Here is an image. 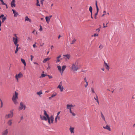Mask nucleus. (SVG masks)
I'll return each instance as SVG.
<instances>
[{"label": "nucleus", "instance_id": "1", "mask_svg": "<svg viewBox=\"0 0 135 135\" xmlns=\"http://www.w3.org/2000/svg\"><path fill=\"white\" fill-rule=\"evenodd\" d=\"M79 61L77 60L72 64L70 67V69L73 73H75L79 69Z\"/></svg>", "mask_w": 135, "mask_h": 135}, {"label": "nucleus", "instance_id": "2", "mask_svg": "<svg viewBox=\"0 0 135 135\" xmlns=\"http://www.w3.org/2000/svg\"><path fill=\"white\" fill-rule=\"evenodd\" d=\"M17 34L15 33L13 35V37H12V41L15 45L16 46V49L15 51V53L17 54L18 50L20 49L18 48L19 44H18L19 38L18 37Z\"/></svg>", "mask_w": 135, "mask_h": 135}, {"label": "nucleus", "instance_id": "3", "mask_svg": "<svg viewBox=\"0 0 135 135\" xmlns=\"http://www.w3.org/2000/svg\"><path fill=\"white\" fill-rule=\"evenodd\" d=\"M44 115L47 118V120H48L49 123V124H52L53 123L54 119L53 116L51 115L50 117L45 110H44Z\"/></svg>", "mask_w": 135, "mask_h": 135}, {"label": "nucleus", "instance_id": "4", "mask_svg": "<svg viewBox=\"0 0 135 135\" xmlns=\"http://www.w3.org/2000/svg\"><path fill=\"white\" fill-rule=\"evenodd\" d=\"M18 95V93L15 91L12 97V100L15 104H17L18 103L17 101Z\"/></svg>", "mask_w": 135, "mask_h": 135}, {"label": "nucleus", "instance_id": "5", "mask_svg": "<svg viewBox=\"0 0 135 135\" xmlns=\"http://www.w3.org/2000/svg\"><path fill=\"white\" fill-rule=\"evenodd\" d=\"M66 65H63L62 66L61 69V66L60 65L57 66V68L58 69L59 71L60 72L61 75H62L66 68Z\"/></svg>", "mask_w": 135, "mask_h": 135}, {"label": "nucleus", "instance_id": "6", "mask_svg": "<svg viewBox=\"0 0 135 135\" xmlns=\"http://www.w3.org/2000/svg\"><path fill=\"white\" fill-rule=\"evenodd\" d=\"M13 110L12 109L9 111L10 113L6 114L5 116V117L6 119H8L10 118H12L13 116Z\"/></svg>", "mask_w": 135, "mask_h": 135}, {"label": "nucleus", "instance_id": "7", "mask_svg": "<svg viewBox=\"0 0 135 135\" xmlns=\"http://www.w3.org/2000/svg\"><path fill=\"white\" fill-rule=\"evenodd\" d=\"M23 76V75L22 73L20 72L18 74H17L15 75V78L17 82L19 81V79Z\"/></svg>", "mask_w": 135, "mask_h": 135}, {"label": "nucleus", "instance_id": "8", "mask_svg": "<svg viewBox=\"0 0 135 135\" xmlns=\"http://www.w3.org/2000/svg\"><path fill=\"white\" fill-rule=\"evenodd\" d=\"M57 88L60 89L61 92H62L64 90V88L62 85V82H60L59 85L58 86Z\"/></svg>", "mask_w": 135, "mask_h": 135}, {"label": "nucleus", "instance_id": "9", "mask_svg": "<svg viewBox=\"0 0 135 135\" xmlns=\"http://www.w3.org/2000/svg\"><path fill=\"white\" fill-rule=\"evenodd\" d=\"M26 105L24 104L23 103L21 102L20 103V106L19 108V110H21L22 109L25 110L26 108Z\"/></svg>", "mask_w": 135, "mask_h": 135}, {"label": "nucleus", "instance_id": "10", "mask_svg": "<svg viewBox=\"0 0 135 135\" xmlns=\"http://www.w3.org/2000/svg\"><path fill=\"white\" fill-rule=\"evenodd\" d=\"M74 106L71 104H67L66 105V108L69 109V112L71 111V109Z\"/></svg>", "mask_w": 135, "mask_h": 135}, {"label": "nucleus", "instance_id": "11", "mask_svg": "<svg viewBox=\"0 0 135 135\" xmlns=\"http://www.w3.org/2000/svg\"><path fill=\"white\" fill-rule=\"evenodd\" d=\"M8 133V130L7 129H6L3 130L1 132L2 135H7Z\"/></svg>", "mask_w": 135, "mask_h": 135}, {"label": "nucleus", "instance_id": "12", "mask_svg": "<svg viewBox=\"0 0 135 135\" xmlns=\"http://www.w3.org/2000/svg\"><path fill=\"white\" fill-rule=\"evenodd\" d=\"M103 128L104 129H107L109 131H111L110 126L108 125H107L105 126H103Z\"/></svg>", "mask_w": 135, "mask_h": 135}, {"label": "nucleus", "instance_id": "13", "mask_svg": "<svg viewBox=\"0 0 135 135\" xmlns=\"http://www.w3.org/2000/svg\"><path fill=\"white\" fill-rule=\"evenodd\" d=\"M63 56L64 57V59L67 60H69L70 58V55L69 54H67L65 55H63Z\"/></svg>", "mask_w": 135, "mask_h": 135}, {"label": "nucleus", "instance_id": "14", "mask_svg": "<svg viewBox=\"0 0 135 135\" xmlns=\"http://www.w3.org/2000/svg\"><path fill=\"white\" fill-rule=\"evenodd\" d=\"M15 0H12L11 2V7L12 8L15 7H16V4H15Z\"/></svg>", "mask_w": 135, "mask_h": 135}, {"label": "nucleus", "instance_id": "15", "mask_svg": "<svg viewBox=\"0 0 135 135\" xmlns=\"http://www.w3.org/2000/svg\"><path fill=\"white\" fill-rule=\"evenodd\" d=\"M40 118L42 120L47 121V118L44 116L42 115H40Z\"/></svg>", "mask_w": 135, "mask_h": 135}, {"label": "nucleus", "instance_id": "16", "mask_svg": "<svg viewBox=\"0 0 135 135\" xmlns=\"http://www.w3.org/2000/svg\"><path fill=\"white\" fill-rule=\"evenodd\" d=\"M13 13L14 14V16L15 17H16L18 15V13L15 10L13 9H12Z\"/></svg>", "mask_w": 135, "mask_h": 135}, {"label": "nucleus", "instance_id": "17", "mask_svg": "<svg viewBox=\"0 0 135 135\" xmlns=\"http://www.w3.org/2000/svg\"><path fill=\"white\" fill-rule=\"evenodd\" d=\"M12 120L11 119L8 120L7 122V125L9 126H11L12 124Z\"/></svg>", "mask_w": 135, "mask_h": 135}, {"label": "nucleus", "instance_id": "18", "mask_svg": "<svg viewBox=\"0 0 135 135\" xmlns=\"http://www.w3.org/2000/svg\"><path fill=\"white\" fill-rule=\"evenodd\" d=\"M104 65L106 69L108 70H109V65H108V64L106 63L105 62H104Z\"/></svg>", "mask_w": 135, "mask_h": 135}, {"label": "nucleus", "instance_id": "19", "mask_svg": "<svg viewBox=\"0 0 135 135\" xmlns=\"http://www.w3.org/2000/svg\"><path fill=\"white\" fill-rule=\"evenodd\" d=\"M74 128L70 127L69 130L71 133H74Z\"/></svg>", "mask_w": 135, "mask_h": 135}, {"label": "nucleus", "instance_id": "20", "mask_svg": "<svg viewBox=\"0 0 135 135\" xmlns=\"http://www.w3.org/2000/svg\"><path fill=\"white\" fill-rule=\"evenodd\" d=\"M25 21H28L29 22H31V20L27 16H26L25 17Z\"/></svg>", "mask_w": 135, "mask_h": 135}, {"label": "nucleus", "instance_id": "21", "mask_svg": "<svg viewBox=\"0 0 135 135\" xmlns=\"http://www.w3.org/2000/svg\"><path fill=\"white\" fill-rule=\"evenodd\" d=\"M36 94L37 95H38L40 97H41V95L42 94V91L41 90L37 92Z\"/></svg>", "mask_w": 135, "mask_h": 135}, {"label": "nucleus", "instance_id": "22", "mask_svg": "<svg viewBox=\"0 0 135 135\" xmlns=\"http://www.w3.org/2000/svg\"><path fill=\"white\" fill-rule=\"evenodd\" d=\"M51 59V57H47V58L45 59L43 61V62L44 63H45L47 61H49Z\"/></svg>", "mask_w": 135, "mask_h": 135}, {"label": "nucleus", "instance_id": "23", "mask_svg": "<svg viewBox=\"0 0 135 135\" xmlns=\"http://www.w3.org/2000/svg\"><path fill=\"white\" fill-rule=\"evenodd\" d=\"M21 61L22 62V63H23L24 65L25 66H26V62H25V60L21 58Z\"/></svg>", "mask_w": 135, "mask_h": 135}, {"label": "nucleus", "instance_id": "24", "mask_svg": "<svg viewBox=\"0 0 135 135\" xmlns=\"http://www.w3.org/2000/svg\"><path fill=\"white\" fill-rule=\"evenodd\" d=\"M45 19L47 23H49L50 21V18H49L48 17L46 16L45 17Z\"/></svg>", "mask_w": 135, "mask_h": 135}, {"label": "nucleus", "instance_id": "25", "mask_svg": "<svg viewBox=\"0 0 135 135\" xmlns=\"http://www.w3.org/2000/svg\"><path fill=\"white\" fill-rule=\"evenodd\" d=\"M94 99L96 100L98 104H99V103L98 101V97L97 95H96V97L94 98Z\"/></svg>", "mask_w": 135, "mask_h": 135}, {"label": "nucleus", "instance_id": "26", "mask_svg": "<svg viewBox=\"0 0 135 135\" xmlns=\"http://www.w3.org/2000/svg\"><path fill=\"white\" fill-rule=\"evenodd\" d=\"M42 73H43L42 74H41V76L40 77V78H43L45 77L46 76H47V75H45L44 74V71H43Z\"/></svg>", "mask_w": 135, "mask_h": 135}, {"label": "nucleus", "instance_id": "27", "mask_svg": "<svg viewBox=\"0 0 135 135\" xmlns=\"http://www.w3.org/2000/svg\"><path fill=\"white\" fill-rule=\"evenodd\" d=\"M101 117L102 119H103L105 121V117L102 112H101Z\"/></svg>", "mask_w": 135, "mask_h": 135}, {"label": "nucleus", "instance_id": "28", "mask_svg": "<svg viewBox=\"0 0 135 135\" xmlns=\"http://www.w3.org/2000/svg\"><path fill=\"white\" fill-rule=\"evenodd\" d=\"M2 18H3L2 19V21H1V22L2 23L4 21H5V20L6 19V18L5 16H4V17Z\"/></svg>", "mask_w": 135, "mask_h": 135}, {"label": "nucleus", "instance_id": "29", "mask_svg": "<svg viewBox=\"0 0 135 135\" xmlns=\"http://www.w3.org/2000/svg\"><path fill=\"white\" fill-rule=\"evenodd\" d=\"M3 107V103L2 100L0 98V107L2 108Z\"/></svg>", "mask_w": 135, "mask_h": 135}, {"label": "nucleus", "instance_id": "30", "mask_svg": "<svg viewBox=\"0 0 135 135\" xmlns=\"http://www.w3.org/2000/svg\"><path fill=\"white\" fill-rule=\"evenodd\" d=\"M92 8L91 6H90L89 8V11L91 13H92Z\"/></svg>", "mask_w": 135, "mask_h": 135}, {"label": "nucleus", "instance_id": "31", "mask_svg": "<svg viewBox=\"0 0 135 135\" xmlns=\"http://www.w3.org/2000/svg\"><path fill=\"white\" fill-rule=\"evenodd\" d=\"M69 113L71 114L73 116H75L76 115L75 113L74 112H72V111L71 112H69Z\"/></svg>", "mask_w": 135, "mask_h": 135}, {"label": "nucleus", "instance_id": "32", "mask_svg": "<svg viewBox=\"0 0 135 135\" xmlns=\"http://www.w3.org/2000/svg\"><path fill=\"white\" fill-rule=\"evenodd\" d=\"M57 95V94L56 93H55L52 94V95H51V97L52 98V97H54L56 96Z\"/></svg>", "mask_w": 135, "mask_h": 135}, {"label": "nucleus", "instance_id": "33", "mask_svg": "<svg viewBox=\"0 0 135 135\" xmlns=\"http://www.w3.org/2000/svg\"><path fill=\"white\" fill-rule=\"evenodd\" d=\"M95 5H96V7L97 9H99L98 7V5H97V1H95Z\"/></svg>", "mask_w": 135, "mask_h": 135}, {"label": "nucleus", "instance_id": "34", "mask_svg": "<svg viewBox=\"0 0 135 135\" xmlns=\"http://www.w3.org/2000/svg\"><path fill=\"white\" fill-rule=\"evenodd\" d=\"M40 29H39V30L40 31H42V26L41 25H40Z\"/></svg>", "mask_w": 135, "mask_h": 135}, {"label": "nucleus", "instance_id": "35", "mask_svg": "<svg viewBox=\"0 0 135 135\" xmlns=\"http://www.w3.org/2000/svg\"><path fill=\"white\" fill-rule=\"evenodd\" d=\"M36 6H40V4L38 1H37V3H36Z\"/></svg>", "mask_w": 135, "mask_h": 135}, {"label": "nucleus", "instance_id": "36", "mask_svg": "<svg viewBox=\"0 0 135 135\" xmlns=\"http://www.w3.org/2000/svg\"><path fill=\"white\" fill-rule=\"evenodd\" d=\"M76 41V40L74 39L72 41V42L71 43V44H74V43H75V42Z\"/></svg>", "mask_w": 135, "mask_h": 135}, {"label": "nucleus", "instance_id": "37", "mask_svg": "<svg viewBox=\"0 0 135 135\" xmlns=\"http://www.w3.org/2000/svg\"><path fill=\"white\" fill-rule=\"evenodd\" d=\"M98 12L99 9H97V12L95 14V16H97V15L98 13Z\"/></svg>", "mask_w": 135, "mask_h": 135}, {"label": "nucleus", "instance_id": "38", "mask_svg": "<svg viewBox=\"0 0 135 135\" xmlns=\"http://www.w3.org/2000/svg\"><path fill=\"white\" fill-rule=\"evenodd\" d=\"M84 80L85 83L87 82L88 81H87V78L86 77H85L84 78Z\"/></svg>", "mask_w": 135, "mask_h": 135}, {"label": "nucleus", "instance_id": "39", "mask_svg": "<svg viewBox=\"0 0 135 135\" xmlns=\"http://www.w3.org/2000/svg\"><path fill=\"white\" fill-rule=\"evenodd\" d=\"M0 1L2 3L3 5H4L6 4V3H4L3 0H0Z\"/></svg>", "mask_w": 135, "mask_h": 135}, {"label": "nucleus", "instance_id": "40", "mask_svg": "<svg viewBox=\"0 0 135 135\" xmlns=\"http://www.w3.org/2000/svg\"><path fill=\"white\" fill-rule=\"evenodd\" d=\"M91 91L92 92V93H95V92L94 90V89L93 88H91Z\"/></svg>", "mask_w": 135, "mask_h": 135}, {"label": "nucleus", "instance_id": "41", "mask_svg": "<svg viewBox=\"0 0 135 135\" xmlns=\"http://www.w3.org/2000/svg\"><path fill=\"white\" fill-rule=\"evenodd\" d=\"M103 13H104L102 15V17L104 16L105 15V13H106V11H104L103 12Z\"/></svg>", "mask_w": 135, "mask_h": 135}, {"label": "nucleus", "instance_id": "42", "mask_svg": "<svg viewBox=\"0 0 135 135\" xmlns=\"http://www.w3.org/2000/svg\"><path fill=\"white\" fill-rule=\"evenodd\" d=\"M86 84L85 85V88H86L88 86V82L85 83Z\"/></svg>", "mask_w": 135, "mask_h": 135}, {"label": "nucleus", "instance_id": "43", "mask_svg": "<svg viewBox=\"0 0 135 135\" xmlns=\"http://www.w3.org/2000/svg\"><path fill=\"white\" fill-rule=\"evenodd\" d=\"M44 1V0H41L40 1L41 4L42 5H43V2Z\"/></svg>", "mask_w": 135, "mask_h": 135}, {"label": "nucleus", "instance_id": "44", "mask_svg": "<svg viewBox=\"0 0 135 135\" xmlns=\"http://www.w3.org/2000/svg\"><path fill=\"white\" fill-rule=\"evenodd\" d=\"M51 69V66L50 65H48L47 68L48 70H50Z\"/></svg>", "mask_w": 135, "mask_h": 135}, {"label": "nucleus", "instance_id": "45", "mask_svg": "<svg viewBox=\"0 0 135 135\" xmlns=\"http://www.w3.org/2000/svg\"><path fill=\"white\" fill-rule=\"evenodd\" d=\"M47 76H48L49 79H51L52 78V76L50 75H47Z\"/></svg>", "mask_w": 135, "mask_h": 135}, {"label": "nucleus", "instance_id": "46", "mask_svg": "<svg viewBox=\"0 0 135 135\" xmlns=\"http://www.w3.org/2000/svg\"><path fill=\"white\" fill-rule=\"evenodd\" d=\"M55 118H57L58 120L60 119V117L59 116V115H57Z\"/></svg>", "mask_w": 135, "mask_h": 135}, {"label": "nucleus", "instance_id": "47", "mask_svg": "<svg viewBox=\"0 0 135 135\" xmlns=\"http://www.w3.org/2000/svg\"><path fill=\"white\" fill-rule=\"evenodd\" d=\"M98 36V34L95 33L94 35V37Z\"/></svg>", "mask_w": 135, "mask_h": 135}, {"label": "nucleus", "instance_id": "48", "mask_svg": "<svg viewBox=\"0 0 135 135\" xmlns=\"http://www.w3.org/2000/svg\"><path fill=\"white\" fill-rule=\"evenodd\" d=\"M103 47V46L102 45H100L99 46V48H100L101 49H102Z\"/></svg>", "mask_w": 135, "mask_h": 135}, {"label": "nucleus", "instance_id": "49", "mask_svg": "<svg viewBox=\"0 0 135 135\" xmlns=\"http://www.w3.org/2000/svg\"><path fill=\"white\" fill-rule=\"evenodd\" d=\"M2 23L1 22V20H0V31L1 30V26Z\"/></svg>", "mask_w": 135, "mask_h": 135}, {"label": "nucleus", "instance_id": "50", "mask_svg": "<svg viewBox=\"0 0 135 135\" xmlns=\"http://www.w3.org/2000/svg\"><path fill=\"white\" fill-rule=\"evenodd\" d=\"M60 61V60H59V59H57L56 61V63H57L59 62Z\"/></svg>", "mask_w": 135, "mask_h": 135}, {"label": "nucleus", "instance_id": "51", "mask_svg": "<svg viewBox=\"0 0 135 135\" xmlns=\"http://www.w3.org/2000/svg\"><path fill=\"white\" fill-rule=\"evenodd\" d=\"M57 119L56 118H55V123H57Z\"/></svg>", "mask_w": 135, "mask_h": 135}, {"label": "nucleus", "instance_id": "52", "mask_svg": "<svg viewBox=\"0 0 135 135\" xmlns=\"http://www.w3.org/2000/svg\"><path fill=\"white\" fill-rule=\"evenodd\" d=\"M31 59H30V60H31L32 61L33 60V56L31 55Z\"/></svg>", "mask_w": 135, "mask_h": 135}, {"label": "nucleus", "instance_id": "53", "mask_svg": "<svg viewBox=\"0 0 135 135\" xmlns=\"http://www.w3.org/2000/svg\"><path fill=\"white\" fill-rule=\"evenodd\" d=\"M36 42H35V43L34 44H33V47L34 48H35V47H36Z\"/></svg>", "mask_w": 135, "mask_h": 135}, {"label": "nucleus", "instance_id": "54", "mask_svg": "<svg viewBox=\"0 0 135 135\" xmlns=\"http://www.w3.org/2000/svg\"><path fill=\"white\" fill-rule=\"evenodd\" d=\"M4 16V15L3 14H2L0 16V18L1 17H3Z\"/></svg>", "mask_w": 135, "mask_h": 135}, {"label": "nucleus", "instance_id": "55", "mask_svg": "<svg viewBox=\"0 0 135 135\" xmlns=\"http://www.w3.org/2000/svg\"><path fill=\"white\" fill-rule=\"evenodd\" d=\"M61 57V55H59L58 56L56 57V59H59Z\"/></svg>", "mask_w": 135, "mask_h": 135}, {"label": "nucleus", "instance_id": "56", "mask_svg": "<svg viewBox=\"0 0 135 135\" xmlns=\"http://www.w3.org/2000/svg\"><path fill=\"white\" fill-rule=\"evenodd\" d=\"M103 28H105V27H107V26H105V25H104V23H103Z\"/></svg>", "mask_w": 135, "mask_h": 135}, {"label": "nucleus", "instance_id": "57", "mask_svg": "<svg viewBox=\"0 0 135 135\" xmlns=\"http://www.w3.org/2000/svg\"><path fill=\"white\" fill-rule=\"evenodd\" d=\"M60 111H59V112H58L57 113V115H59V114H60Z\"/></svg>", "mask_w": 135, "mask_h": 135}, {"label": "nucleus", "instance_id": "58", "mask_svg": "<svg viewBox=\"0 0 135 135\" xmlns=\"http://www.w3.org/2000/svg\"><path fill=\"white\" fill-rule=\"evenodd\" d=\"M33 63L34 64H36V65H38V64L37 63V62H33Z\"/></svg>", "mask_w": 135, "mask_h": 135}, {"label": "nucleus", "instance_id": "59", "mask_svg": "<svg viewBox=\"0 0 135 135\" xmlns=\"http://www.w3.org/2000/svg\"><path fill=\"white\" fill-rule=\"evenodd\" d=\"M52 98V97H51V96L49 98V100H50L51 99V98Z\"/></svg>", "mask_w": 135, "mask_h": 135}, {"label": "nucleus", "instance_id": "60", "mask_svg": "<svg viewBox=\"0 0 135 135\" xmlns=\"http://www.w3.org/2000/svg\"><path fill=\"white\" fill-rule=\"evenodd\" d=\"M96 31H98V32L100 31V29L99 28H97L96 30Z\"/></svg>", "mask_w": 135, "mask_h": 135}, {"label": "nucleus", "instance_id": "61", "mask_svg": "<svg viewBox=\"0 0 135 135\" xmlns=\"http://www.w3.org/2000/svg\"><path fill=\"white\" fill-rule=\"evenodd\" d=\"M53 48H54L53 46V45L51 46V49H52Z\"/></svg>", "mask_w": 135, "mask_h": 135}, {"label": "nucleus", "instance_id": "62", "mask_svg": "<svg viewBox=\"0 0 135 135\" xmlns=\"http://www.w3.org/2000/svg\"><path fill=\"white\" fill-rule=\"evenodd\" d=\"M4 5H5L6 6V8H8V6H7V5L6 4H4Z\"/></svg>", "mask_w": 135, "mask_h": 135}, {"label": "nucleus", "instance_id": "63", "mask_svg": "<svg viewBox=\"0 0 135 135\" xmlns=\"http://www.w3.org/2000/svg\"><path fill=\"white\" fill-rule=\"evenodd\" d=\"M52 16V15L50 16L49 17H48L49 18H50V19L51 18Z\"/></svg>", "mask_w": 135, "mask_h": 135}, {"label": "nucleus", "instance_id": "64", "mask_svg": "<svg viewBox=\"0 0 135 135\" xmlns=\"http://www.w3.org/2000/svg\"><path fill=\"white\" fill-rule=\"evenodd\" d=\"M91 18H93V16H92V13H91Z\"/></svg>", "mask_w": 135, "mask_h": 135}]
</instances>
